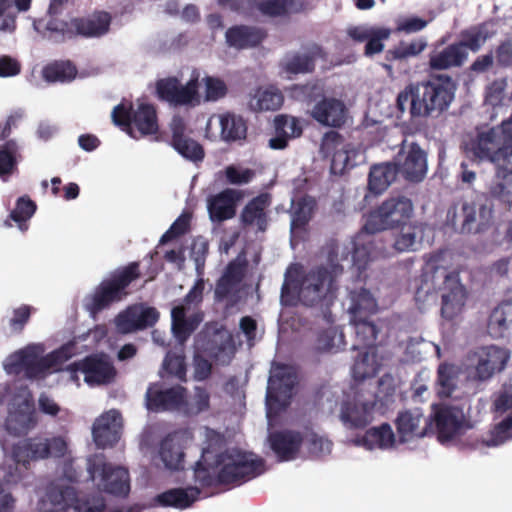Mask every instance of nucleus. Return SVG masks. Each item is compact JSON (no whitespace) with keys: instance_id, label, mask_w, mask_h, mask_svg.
<instances>
[{"instance_id":"1","label":"nucleus","mask_w":512,"mask_h":512,"mask_svg":"<svg viewBox=\"0 0 512 512\" xmlns=\"http://www.w3.org/2000/svg\"><path fill=\"white\" fill-rule=\"evenodd\" d=\"M327 261L309 269L300 279L301 304L318 309L325 317L337 298L338 278L343 274L339 247L335 243L326 246Z\"/></svg>"},{"instance_id":"2","label":"nucleus","mask_w":512,"mask_h":512,"mask_svg":"<svg viewBox=\"0 0 512 512\" xmlns=\"http://www.w3.org/2000/svg\"><path fill=\"white\" fill-rule=\"evenodd\" d=\"M448 105V75L431 74L427 81L408 84L396 98L397 117H435Z\"/></svg>"},{"instance_id":"3","label":"nucleus","mask_w":512,"mask_h":512,"mask_svg":"<svg viewBox=\"0 0 512 512\" xmlns=\"http://www.w3.org/2000/svg\"><path fill=\"white\" fill-rule=\"evenodd\" d=\"M220 469L216 475L198 461L194 468V479L201 487L216 485H240L264 471V460L253 453L232 450L221 454L218 459Z\"/></svg>"},{"instance_id":"4","label":"nucleus","mask_w":512,"mask_h":512,"mask_svg":"<svg viewBox=\"0 0 512 512\" xmlns=\"http://www.w3.org/2000/svg\"><path fill=\"white\" fill-rule=\"evenodd\" d=\"M431 408L428 419L419 409L398 413L395 425L401 442L436 434L441 444L448 443V404H433Z\"/></svg>"},{"instance_id":"5","label":"nucleus","mask_w":512,"mask_h":512,"mask_svg":"<svg viewBox=\"0 0 512 512\" xmlns=\"http://www.w3.org/2000/svg\"><path fill=\"white\" fill-rule=\"evenodd\" d=\"M110 23L109 13L100 12L91 18H74L70 22L60 19H39L33 22V27L44 39L61 43L77 35L101 37L109 31Z\"/></svg>"},{"instance_id":"6","label":"nucleus","mask_w":512,"mask_h":512,"mask_svg":"<svg viewBox=\"0 0 512 512\" xmlns=\"http://www.w3.org/2000/svg\"><path fill=\"white\" fill-rule=\"evenodd\" d=\"M56 339L45 342L30 343L16 352H107L118 349L116 333H109L106 325H96L87 333L56 346Z\"/></svg>"},{"instance_id":"7","label":"nucleus","mask_w":512,"mask_h":512,"mask_svg":"<svg viewBox=\"0 0 512 512\" xmlns=\"http://www.w3.org/2000/svg\"><path fill=\"white\" fill-rule=\"evenodd\" d=\"M139 277V264L132 262L122 270L114 273L111 278L104 279L92 293L83 299V307L89 316L96 320L98 314L108 309L113 303L126 296L127 287Z\"/></svg>"},{"instance_id":"8","label":"nucleus","mask_w":512,"mask_h":512,"mask_svg":"<svg viewBox=\"0 0 512 512\" xmlns=\"http://www.w3.org/2000/svg\"><path fill=\"white\" fill-rule=\"evenodd\" d=\"M105 509V499L100 493L80 497L62 478L48 486L42 500L43 512H104Z\"/></svg>"},{"instance_id":"9","label":"nucleus","mask_w":512,"mask_h":512,"mask_svg":"<svg viewBox=\"0 0 512 512\" xmlns=\"http://www.w3.org/2000/svg\"><path fill=\"white\" fill-rule=\"evenodd\" d=\"M413 212V203L408 197H390L368 214L362 232L376 234L385 230H394L397 226L409 221Z\"/></svg>"},{"instance_id":"10","label":"nucleus","mask_w":512,"mask_h":512,"mask_svg":"<svg viewBox=\"0 0 512 512\" xmlns=\"http://www.w3.org/2000/svg\"><path fill=\"white\" fill-rule=\"evenodd\" d=\"M75 354H10L4 361V369L9 375L20 376L27 379H41L52 372L62 370L65 360Z\"/></svg>"},{"instance_id":"11","label":"nucleus","mask_w":512,"mask_h":512,"mask_svg":"<svg viewBox=\"0 0 512 512\" xmlns=\"http://www.w3.org/2000/svg\"><path fill=\"white\" fill-rule=\"evenodd\" d=\"M111 117L116 126L123 127L133 138H137L134 129L140 136L152 135L158 131L156 110L150 104L142 103L134 110L131 104L126 107L121 103L113 108Z\"/></svg>"},{"instance_id":"12","label":"nucleus","mask_w":512,"mask_h":512,"mask_svg":"<svg viewBox=\"0 0 512 512\" xmlns=\"http://www.w3.org/2000/svg\"><path fill=\"white\" fill-rule=\"evenodd\" d=\"M87 470L91 480L100 475L98 488L117 497H126L130 492V477L126 468L114 466L105 461L103 455H96L89 459Z\"/></svg>"},{"instance_id":"13","label":"nucleus","mask_w":512,"mask_h":512,"mask_svg":"<svg viewBox=\"0 0 512 512\" xmlns=\"http://www.w3.org/2000/svg\"><path fill=\"white\" fill-rule=\"evenodd\" d=\"M68 449L66 440L61 436L52 438H27L13 447V458L17 464L27 468L30 461L46 459L49 457L61 458Z\"/></svg>"},{"instance_id":"14","label":"nucleus","mask_w":512,"mask_h":512,"mask_svg":"<svg viewBox=\"0 0 512 512\" xmlns=\"http://www.w3.org/2000/svg\"><path fill=\"white\" fill-rule=\"evenodd\" d=\"M296 378L292 366L272 362L266 391L268 413L283 410L289 404Z\"/></svg>"},{"instance_id":"15","label":"nucleus","mask_w":512,"mask_h":512,"mask_svg":"<svg viewBox=\"0 0 512 512\" xmlns=\"http://www.w3.org/2000/svg\"><path fill=\"white\" fill-rule=\"evenodd\" d=\"M492 219V205L488 200L478 198L472 202H464L460 211L453 215L452 224L462 234H478L490 227Z\"/></svg>"},{"instance_id":"16","label":"nucleus","mask_w":512,"mask_h":512,"mask_svg":"<svg viewBox=\"0 0 512 512\" xmlns=\"http://www.w3.org/2000/svg\"><path fill=\"white\" fill-rule=\"evenodd\" d=\"M98 354H89L83 360L74 362L67 367L73 380H78V373L84 375V381L90 386L106 385L114 380L116 370L114 366L97 357Z\"/></svg>"},{"instance_id":"17","label":"nucleus","mask_w":512,"mask_h":512,"mask_svg":"<svg viewBox=\"0 0 512 512\" xmlns=\"http://www.w3.org/2000/svg\"><path fill=\"white\" fill-rule=\"evenodd\" d=\"M397 174L410 182H421L427 173L426 153L417 143L403 145L392 161Z\"/></svg>"},{"instance_id":"18","label":"nucleus","mask_w":512,"mask_h":512,"mask_svg":"<svg viewBox=\"0 0 512 512\" xmlns=\"http://www.w3.org/2000/svg\"><path fill=\"white\" fill-rule=\"evenodd\" d=\"M159 311L152 306L138 303L128 306L114 318L119 334H129L153 327L159 320Z\"/></svg>"},{"instance_id":"19","label":"nucleus","mask_w":512,"mask_h":512,"mask_svg":"<svg viewBox=\"0 0 512 512\" xmlns=\"http://www.w3.org/2000/svg\"><path fill=\"white\" fill-rule=\"evenodd\" d=\"M186 389L180 385L163 389L160 383H151L145 394L149 411L164 412L180 409L185 404Z\"/></svg>"},{"instance_id":"20","label":"nucleus","mask_w":512,"mask_h":512,"mask_svg":"<svg viewBox=\"0 0 512 512\" xmlns=\"http://www.w3.org/2000/svg\"><path fill=\"white\" fill-rule=\"evenodd\" d=\"M473 150L480 160H488L495 166L508 162L512 155V150L507 149L501 139L499 127L478 133Z\"/></svg>"},{"instance_id":"21","label":"nucleus","mask_w":512,"mask_h":512,"mask_svg":"<svg viewBox=\"0 0 512 512\" xmlns=\"http://www.w3.org/2000/svg\"><path fill=\"white\" fill-rule=\"evenodd\" d=\"M156 94L160 100L174 106L192 104L198 97L197 80L191 79L182 86L176 77L159 79L156 82Z\"/></svg>"},{"instance_id":"22","label":"nucleus","mask_w":512,"mask_h":512,"mask_svg":"<svg viewBox=\"0 0 512 512\" xmlns=\"http://www.w3.org/2000/svg\"><path fill=\"white\" fill-rule=\"evenodd\" d=\"M243 198L240 190L226 188L207 198V211L213 223H222L236 215V208Z\"/></svg>"},{"instance_id":"23","label":"nucleus","mask_w":512,"mask_h":512,"mask_svg":"<svg viewBox=\"0 0 512 512\" xmlns=\"http://www.w3.org/2000/svg\"><path fill=\"white\" fill-rule=\"evenodd\" d=\"M92 436L99 448L114 446L121 436V414L117 410L103 413L93 424Z\"/></svg>"},{"instance_id":"24","label":"nucleus","mask_w":512,"mask_h":512,"mask_svg":"<svg viewBox=\"0 0 512 512\" xmlns=\"http://www.w3.org/2000/svg\"><path fill=\"white\" fill-rule=\"evenodd\" d=\"M170 129L172 132L170 144L178 154L195 163L204 159L203 147L197 141L186 135V125L180 116H174L172 118Z\"/></svg>"},{"instance_id":"25","label":"nucleus","mask_w":512,"mask_h":512,"mask_svg":"<svg viewBox=\"0 0 512 512\" xmlns=\"http://www.w3.org/2000/svg\"><path fill=\"white\" fill-rule=\"evenodd\" d=\"M268 442L277 459L280 462H287L297 458L303 437L302 433L287 429L271 432Z\"/></svg>"},{"instance_id":"26","label":"nucleus","mask_w":512,"mask_h":512,"mask_svg":"<svg viewBox=\"0 0 512 512\" xmlns=\"http://www.w3.org/2000/svg\"><path fill=\"white\" fill-rule=\"evenodd\" d=\"M311 116L323 126L340 128L346 122L347 108L339 99L323 97L314 105Z\"/></svg>"},{"instance_id":"27","label":"nucleus","mask_w":512,"mask_h":512,"mask_svg":"<svg viewBox=\"0 0 512 512\" xmlns=\"http://www.w3.org/2000/svg\"><path fill=\"white\" fill-rule=\"evenodd\" d=\"M395 229L392 247L397 252H416L421 249L425 231L423 223L409 220Z\"/></svg>"},{"instance_id":"28","label":"nucleus","mask_w":512,"mask_h":512,"mask_svg":"<svg viewBox=\"0 0 512 512\" xmlns=\"http://www.w3.org/2000/svg\"><path fill=\"white\" fill-rule=\"evenodd\" d=\"M203 319L204 314L201 311L187 316L185 308L174 306L171 309V332L177 344L183 346L199 327Z\"/></svg>"},{"instance_id":"29","label":"nucleus","mask_w":512,"mask_h":512,"mask_svg":"<svg viewBox=\"0 0 512 512\" xmlns=\"http://www.w3.org/2000/svg\"><path fill=\"white\" fill-rule=\"evenodd\" d=\"M374 401L346 400L342 403L340 418L349 428H364L373 420Z\"/></svg>"},{"instance_id":"30","label":"nucleus","mask_w":512,"mask_h":512,"mask_svg":"<svg viewBox=\"0 0 512 512\" xmlns=\"http://www.w3.org/2000/svg\"><path fill=\"white\" fill-rule=\"evenodd\" d=\"M266 37L262 28L235 25L227 29L225 40L229 47L241 50L258 46Z\"/></svg>"},{"instance_id":"31","label":"nucleus","mask_w":512,"mask_h":512,"mask_svg":"<svg viewBox=\"0 0 512 512\" xmlns=\"http://www.w3.org/2000/svg\"><path fill=\"white\" fill-rule=\"evenodd\" d=\"M495 174L488 184L492 198L500 202L512 204V154L510 160L503 165L495 166Z\"/></svg>"},{"instance_id":"32","label":"nucleus","mask_w":512,"mask_h":512,"mask_svg":"<svg viewBox=\"0 0 512 512\" xmlns=\"http://www.w3.org/2000/svg\"><path fill=\"white\" fill-rule=\"evenodd\" d=\"M475 365L469 367L468 377L473 380L485 381L500 372L509 360V354H475Z\"/></svg>"},{"instance_id":"33","label":"nucleus","mask_w":512,"mask_h":512,"mask_svg":"<svg viewBox=\"0 0 512 512\" xmlns=\"http://www.w3.org/2000/svg\"><path fill=\"white\" fill-rule=\"evenodd\" d=\"M512 328V299L503 300L491 311L487 332L494 339L504 338L509 335Z\"/></svg>"},{"instance_id":"34","label":"nucleus","mask_w":512,"mask_h":512,"mask_svg":"<svg viewBox=\"0 0 512 512\" xmlns=\"http://www.w3.org/2000/svg\"><path fill=\"white\" fill-rule=\"evenodd\" d=\"M36 423L34 405L29 399H24L15 411L10 412L6 428L11 434L21 435L32 429Z\"/></svg>"},{"instance_id":"35","label":"nucleus","mask_w":512,"mask_h":512,"mask_svg":"<svg viewBox=\"0 0 512 512\" xmlns=\"http://www.w3.org/2000/svg\"><path fill=\"white\" fill-rule=\"evenodd\" d=\"M200 493L201 490L195 486L172 488L158 494L155 501L162 507L183 510L192 506L198 500Z\"/></svg>"},{"instance_id":"36","label":"nucleus","mask_w":512,"mask_h":512,"mask_svg":"<svg viewBox=\"0 0 512 512\" xmlns=\"http://www.w3.org/2000/svg\"><path fill=\"white\" fill-rule=\"evenodd\" d=\"M274 128L275 136L269 140V147L272 149H284L290 138H296L302 134L299 121L288 115H277L274 118Z\"/></svg>"},{"instance_id":"37","label":"nucleus","mask_w":512,"mask_h":512,"mask_svg":"<svg viewBox=\"0 0 512 512\" xmlns=\"http://www.w3.org/2000/svg\"><path fill=\"white\" fill-rule=\"evenodd\" d=\"M245 264L236 260L231 261L216 283L214 297L216 301L226 299L244 278Z\"/></svg>"},{"instance_id":"38","label":"nucleus","mask_w":512,"mask_h":512,"mask_svg":"<svg viewBox=\"0 0 512 512\" xmlns=\"http://www.w3.org/2000/svg\"><path fill=\"white\" fill-rule=\"evenodd\" d=\"M348 300V313L351 315V320L370 318L377 312V302L371 292L365 288L350 290Z\"/></svg>"},{"instance_id":"39","label":"nucleus","mask_w":512,"mask_h":512,"mask_svg":"<svg viewBox=\"0 0 512 512\" xmlns=\"http://www.w3.org/2000/svg\"><path fill=\"white\" fill-rule=\"evenodd\" d=\"M321 54V48L314 46L305 52H290L283 59L282 66L289 74H304L314 70L315 60Z\"/></svg>"},{"instance_id":"40","label":"nucleus","mask_w":512,"mask_h":512,"mask_svg":"<svg viewBox=\"0 0 512 512\" xmlns=\"http://www.w3.org/2000/svg\"><path fill=\"white\" fill-rule=\"evenodd\" d=\"M269 205L268 199L264 195L254 197L243 208L240 219L244 225H256L261 232L266 231L268 226V217L265 208Z\"/></svg>"},{"instance_id":"41","label":"nucleus","mask_w":512,"mask_h":512,"mask_svg":"<svg viewBox=\"0 0 512 512\" xmlns=\"http://www.w3.org/2000/svg\"><path fill=\"white\" fill-rule=\"evenodd\" d=\"M397 176V169L392 161L376 164L370 169L368 188L374 194H381L396 180Z\"/></svg>"},{"instance_id":"42","label":"nucleus","mask_w":512,"mask_h":512,"mask_svg":"<svg viewBox=\"0 0 512 512\" xmlns=\"http://www.w3.org/2000/svg\"><path fill=\"white\" fill-rule=\"evenodd\" d=\"M159 454L168 469L180 470L183 468L185 454L180 440L175 435H168L161 441Z\"/></svg>"},{"instance_id":"43","label":"nucleus","mask_w":512,"mask_h":512,"mask_svg":"<svg viewBox=\"0 0 512 512\" xmlns=\"http://www.w3.org/2000/svg\"><path fill=\"white\" fill-rule=\"evenodd\" d=\"M351 322L354 325L357 340V343L352 347L353 350L375 348L379 329L371 317L353 319Z\"/></svg>"},{"instance_id":"44","label":"nucleus","mask_w":512,"mask_h":512,"mask_svg":"<svg viewBox=\"0 0 512 512\" xmlns=\"http://www.w3.org/2000/svg\"><path fill=\"white\" fill-rule=\"evenodd\" d=\"M363 444L369 448H390L395 443V435L388 423L368 429L363 436Z\"/></svg>"},{"instance_id":"45","label":"nucleus","mask_w":512,"mask_h":512,"mask_svg":"<svg viewBox=\"0 0 512 512\" xmlns=\"http://www.w3.org/2000/svg\"><path fill=\"white\" fill-rule=\"evenodd\" d=\"M221 138L226 142H234L246 138L247 125L243 117L227 113L220 118Z\"/></svg>"},{"instance_id":"46","label":"nucleus","mask_w":512,"mask_h":512,"mask_svg":"<svg viewBox=\"0 0 512 512\" xmlns=\"http://www.w3.org/2000/svg\"><path fill=\"white\" fill-rule=\"evenodd\" d=\"M20 146L14 139L0 145V178L6 180L17 168V155Z\"/></svg>"},{"instance_id":"47","label":"nucleus","mask_w":512,"mask_h":512,"mask_svg":"<svg viewBox=\"0 0 512 512\" xmlns=\"http://www.w3.org/2000/svg\"><path fill=\"white\" fill-rule=\"evenodd\" d=\"M77 74L76 67L70 61H60L47 65L43 77L47 82H69Z\"/></svg>"},{"instance_id":"48","label":"nucleus","mask_w":512,"mask_h":512,"mask_svg":"<svg viewBox=\"0 0 512 512\" xmlns=\"http://www.w3.org/2000/svg\"><path fill=\"white\" fill-rule=\"evenodd\" d=\"M301 289V281L293 278L286 271L280 291V304L285 307H294L299 303L301 304Z\"/></svg>"},{"instance_id":"49","label":"nucleus","mask_w":512,"mask_h":512,"mask_svg":"<svg viewBox=\"0 0 512 512\" xmlns=\"http://www.w3.org/2000/svg\"><path fill=\"white\" fill-rule=\"evenodd\" d=\"M376 356L377 354H358L352 366V376L355 381H363L377 374Z\"/></svg>"},{"instance_id":"50","label":"nucleus","mask_w":512,"mask_h":512,"mask_svg":"<svg viewBox=\"0 0 512 512\" xmlns=\"http://www.w3.org/2000/svg\"><path fill=\"white\" fill-rule=\"evenodd\" d=\"M162 378L175 377L180 381L186 380L185 354H166L162 369L159 372Z\"/></svg>"},{"instance_id":"51","label":"nucleus","mask_w":512,"mask_h":512,"mask_svg":"<svg viewBox=\"0 0 512 512\" xmlns=\"http://www.w3.org/2000/svg\"><path fill=\"white\" fill-rule=\"evenodd\" d=\"M313 207L314 200L310 197L301 198L297 202L296 206L291 212V232H293L296 229H302L308 224L311 218Z\"/></svg>"},{"instance_id":"52","label":"nucleus","mask_w":512,"mask_h":512,"mask_svg":"<svg viewBox=\"0 0 512 512\" xmlns=\"http://www.w3.org/2000/svg\"><path fill=\"white\" fill-rule=\"evenodd\" d=\"M450 319L454 315L460 314L467 300V290L466 288L459 282L458 274L454 275L450 273Z\"/></svg>"},{"instance_id":"53","label":"nucleus","mask_w":512,"mask_h":512,"mask_svg":"<svg viewBox=\"0 0 512 512\" xmlns=\"http://www.w3.org/2000/svg\"><path fill=\"white\" fill-rule=\"evenodd\" d=\"M291 98L310 104L323 98V88L317 83L294 84L289 88Z\"/></svg>"},{"instance_id":"54","label":"nucleus","mask_w":512,"mask_h":512,"mask_svg":"<svg viewBox=\"0 0 512 512\" xmlns=\"http://www.w3.org/2000/svg\"><path fill=\"white\" fill-rule=\"evenodd\" d=\"M427 46L426 41L419 39L410 43L400 42L394 49H390L386 52V59L392 60H404L409 57H414L420 54Z\"/></svg>"},{"instance_id":"55","label":"nucleus","mask_w":512,"mask_h":512,"mask_svg":"<svg viewBox=\"0 0 512 512\" xmlns=\"http://www.w3.org/2000/svg\"><path fill=\"white\" fill-rule=\"evenodd\" d=\"M36 211V204L26 196L19 197L16 202V207L10 212V219L16 222L20 230L25 231L27 226L24 224L30 219Z\"/></svg>"},{"instance_id":"56","label":"nucleus","mask_w":512,"mask_h":512,"mask_svg":"<svg viewBox=\"0 0 512 512\" xmlns=\"http://www.w3.org/2000/svg\"><path fill=\"white\" fill-rule=\"evenodd\" d=\"M303 443L308 453L311 456L318 457L324 453H329L331 451L332 442L328 439L319 436L312 430H307L302 434Z\"/></svg>"},{"instance_id":"57","label":"nucleus","mask_w":512,"mask_h":512,"mask_svg":"<svg viewBox=\"0 0 512 512\" xmlns=\"http://www.w3.org/2000/svg\"><path fill=\"white\" fill-rule=\"evenodd\" d=\"M489 37L487 27L481 25L463 32L461 42L471 51L477 52Z\"/></svg>"},{"instance_id":"58","label":"nucleus","mask_w":512,"mask_h":512,"mask_svg":"<svg viewBox=\"0 0 512 512\" xmlns=\"http://www.w3.org/2000/svg\"><path fill=\"white\" fill-rule=\"evenodd\" d=\"M343 335L335 328L323 330L317 339V352H339Z\"/></svg>"},{"instance_id":"59","label":"nucleus","mask_w":512,"mask_h":512,"mask_svg":"<svg viewBox=\"0 0 512 512\" xmlns=\"http://www.w3.org/2000/svg\"><path fill=\"white\" fill-rule=\"evenodd\" d=\"M283 100V95L279 90L269 88L259 94L256 106L259 110L274 111L282 106Z\"/></svg>"},{"instance_id":"60","label":"nucleus","mask_w":512,"mask_h":512,"mask_svg":"<svg viewBox=\"0 0 512 512\" xmlns=\"http://www.w3.org/2000/svg\"><path fill=\"white\" fill-rule=\"evenodd\" d=\"M439 255H433L427 263V267L431 273V282L434 290L442 289L448 282V268L443 265H439Z\"/></svg>"},{"instance_id":"61","label":"nucleus","mask_w":512,"mask_h":512,"mask_svg":"<svg viewBox=\"0 0 512 512\" xmlns=\"http://www.w3.org/2000/svg\"><path fill=\"white\" fill-rule=\"evenodd\" d=\"M471 427L463 409L450 404V439L452 434L462 433Z\"/></svg>"},{"instance_id":"62","label":"nucleus","mask_w":512,"mask_h":512,"mask_svg":"<svg viewBox=\"0 0 512 512\" xmlns=\"http://www.w3.org/2000/svg\"><path fill=\"white\" fill-rule=\"evenodd\" d=\"M204 281L202 278L198 279L189 292L184 296L176 306H182L186 309V313L194 307L199 305L203 300Z\"/></svg>"},{"instance_id":"63","label":"nucleus","mask_w":512,"mask_h":512,"mask_svg":"<svg viewBox=\"0 0 512 512\" xmlns=\"http://www.w3.org/2000/svg\"><path fill=\"white\" fill-rule=\"evenodd\" d=\"M356 166V162L351 160L350 151L347 149L336 150L333 153L331 161V171L334 174L342 173L345 169H351Z\"/></svg>"},{"instance_id":"64","label":"nucleus","mask_w":512,"mask_h":512,"mask_svg":"<svg viewBox=\"0 0 512 512\" xmlns=\"http://www.w3.org/2000/svg\"><path fill=\"white\" fill-rule=\"evenodd\" d=\"M208 253V243L203 239L194 241L191 248L190 257L195 263L196 271L199 275L203 273L206 255Z\"/></svg>"}]
</instances>
